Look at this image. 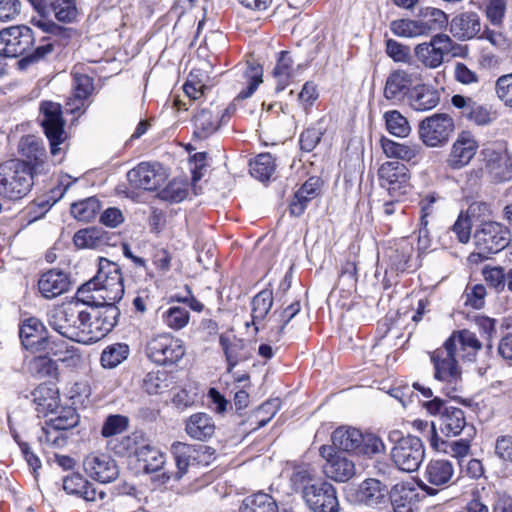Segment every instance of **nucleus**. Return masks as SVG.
<instances>
[{
  "instance_id": "obj_59",
  "label": "nucleus",
  "mask_w": 512,
  "mask_h": 512,
  "mask_svg": "<svg viewBox=\"0 0 512 512\" xmlns=\"http://www.w3.org/2000/svg\"><path fill=\"white\" fill-rule=\"evenodd\" d=\"M127 426V417L122 415H110L102 426L101 434L104 437H111L125 431Z\"/></svg>"
},
{
  "instance_id": "obj_53",
  "label": "nucleus",
  "mask_w": 512,
  "mask_h": 512,
  "mask_svg": "<svg viewBox=\"0 0 512 512\" xmlns=\"http://www.w3.org/2000/svg\"><path fill=\"white\" fill-rule=\"evenodd\" d=\"M73 241L75 246L80 249H96L104 244V238L101 232L95 228L79 230L75 233Z\"/></svg>"
},
{
  "instance_id": "obj_41",
  "label": "nucleus",
  "mask_w": 512,
  "mask_h": 512,
  "mask_svg": "<svg viewBox=\"0 0 512 512\" xmlns=\"http://www.w3.org/2000/svg\"><path fill=\"white\" fill-rule=\"evenodd\" d=\"M93 305L97 307V310L94 311L93 318L96 319L106 336L117 324L120 310L113 302Z\"/></svg>"
},
{
  "instance_id": "obj_15",
  "label": "nucleus",
  "mask_w": 512,
  "mask_h": 512,
  "mask_svg": "<svg viewBox=\"0 0 512 512\" xmlns=\"http://www.w3.org/2000/svg\"><path fill=\"white\" fill-rule=\"evenodd\" d=\"M34 34L25 25L10 26L0 31V56L19 57L34 44Z\"/></svg>"
},
{
  "instance_id": "obj_52",
  "label": "nucleus",
  "mask_w": 512,
  "mask_h": 512,
  "mask_svg": "<svg viewBox=\"0 0 512 512\" xmlns=\"http://www.w3.org/2000/svg\"><path fill=\"white\" fill-rule=\"evenodd\" d=\"M38 438L41 444L54 448L64 447L67 443L66 432L54 427L49 421L41 428Z\"/></svg>"
},
{
  "instance_id": "obj_22",
  "label": "nucleus",
  "mask_w": 512,
  "mask_h": 512,
  "mask_svg": "<svg viewBox=\"0 0 512 512\" xmlns=\"http://www.w3.org/2000/svg\"><path fill=\"white\" fill-rule=\"evenodd\" d=\"M137 439L138 436L135 434L127 436L123 438L122 445L126 450L136 455L137 460L143 464L142 467L147 473L160 470L165 463L163 453L150 444L137 446Z\"/></svg>"
},
{
  "instance_id": "obj_56",
  "label": "nucleus",
  "mask_w": 512,
  "mask_h": 512,
  "mask_svg": "<svg viewBox=\"0 0 512 512\" xmlns=\"http://www.w3.org/2000/svg\"><path fill=\"white\" fill-rule=\"evenodd\" d=\"M29 363V369L39 377H46L55 370V364L50 359L53 353H38Z\"/></svg>"
},
{
  "instance_id": "obj_24",
  "label": "nucleus",
  "mask_w": 512,
  "mask_h": 512,
  "mask_svg": "<svg viewBox=\"0 0 512 512\" xmlns=\"http://www.w3.org/2000/svg\"><path fill=\"white\" fill-rule=\"evenodd\" d=\"M226 114V109L213 104L200 109L193 118L194 136L198 139H206L212 135L218 130Z\"/></svg>"
},
{
  "instance_id": "obj_40",
  "label": "nucleus",
  "mask_w": 512,
  "mask_h": 512,
  "mask_svg": "<svg viewBox=\"0 0 512 512\" xmlns=\"http://www.w3.org/2000/svg\"><path fill=\"white\" fill-rule=\"evenodd\" d=\"M273 305V292L269 289H264L256 294L252 299V321L255 330L260 329V322H262Z\"/></svg>"
},
{
  "instance_id": "obj_18",
  "label": "nucleus",
  "mask_w": 512,
  "mask_h": 512,
  "mask_svg": "<svg viewBox=\"0 0 512 512\" xmlns=\"http://www.w3.org/2000/svg\"><path fill=\"white\" fill-rule=\"evenodd\" d=\"M479 142L470 131H461L450 147L447 165L454 170L466 167L475 157Z\"/></svg>"
},
{
  "instance_id": "obj_32",
  "label": "nucleus",
  "mask_w": 512,
  "mask_h": 512,
  "mask_svg": "<svg viewBox=\"0 0 512 512\" xmlns=\"http://www.w3.org/2000/svg\"><path fill=\"white\" fill-rule=\"evenodd\" d=\"M215 429L213 419L206 413L193 414L185 423L186 433L191 438L199 441H205L211 438L215 433Z\"/></svg>"
},
{
  "instance_id": "obj_58",
  "label": "nucleus",
  "mask_w": 512,
  "mask_h": 512,
  "mask_svg": "<svg viewBox=\"0 0 512 512\" xmlns=\"http://www.w3.org/2000/svg\"><path fill=\"white\" fill-rule=\"evenodd\" d=\"M495 93L505 106L512 108V73L502 75L496 80Z\"/></svg>"
},
{
  "instance_id": "obj_54",
  "label": "nucleus",
  "mask_w": 512,
  "mask_h": 512,
  "mask_svg": "<svg viewBox=\"0 0 512 512\" xmlns=\"http://www.w3.org/2000/svg\"><path fill=\"white\" fill-rule=\"evenodd\" d=\"M53 414H55V417H52L49 422L52 423L54 427L60 428L65 432L74 428L79 422V415L72 407L60 406Z\"/></svg>"
},
{
  "instance_id": "obj_21",
  "label": "nucleus",
  "mask_w": 512,
  "mask_h": 512,
  "mask_svg": "<svg viewBox=\"0 0 512 512\" xmlns=\"http://www.w3.org/2000/svg\"><path fill=\"white\" fill-rule=\"evenodd\" d=\"M130 185L137 189L156 190L166 180V174L158 164L140 163L127 173Z\"/></svg>"
},
{
  "instance_id": "obj_64",
  "label": "nucleus",
  "mask_w": 512,
  "mask_h": 512,
  "mask_svg": "<svg viewBox=\"0 0 512 512\" xmlns=\"http://www.w3.org/2000/svg\"><path fill=\"white\" fill-rule=\"evenodd\" d=\"M483 276L485 281L497 291L504 289L506 274L502 267L485 268Z\"/></svg>"
},
{
  "instance_id": "obj_19",
  "label": "nucleus",
  "mask_w": 512,
  "mask_h": 512,
  "mask_svg": "<svg viewBox=\"0 0 512 512\" xmlns=\"http://www.w3.org/2000/svg\"><path fill=\"white\" fill-rule=\"evenodd\" d=\"M319 453L325 464L323 465L324 474L337 482H345L355 474V464L343 454L336 452L334 447L322 445Z\"/></svg>"
},
{
  "instance_id": "obj_43",
  "label": "nucleus",
  "mask_w": 512,
  "mask_h": 512,
  "mask_svg": "<svg viewBox=\"0 0 512 512\" xmlns=\"http://www.w3.org/2000/svg\"><path fill=\"white\" fill-rule=\"evenodd\" d=\"M387 131L395 137L405 138L411 133V126L405 116L397 110L384 113Z\"/></svg>"
},
{
  "instance_id": "obj_60",
  "label": "nucleus",
  "mask_w": 512,
  "mask_h": 512,
  "mask_svg": "<svg viewBox=\"0 0 512 512\" xmlns=\"http://www.w3.org/2000/svg\"><path fill=\"white\" fill-rule=\"evenodd\" d=\"M413 253V247L407 242L401 243L390 255V260L397 270H405Z\"/></svg>"
},
{
  "instance_id": "obj_50",
  "label": "nucleus",
  "mask_w": 512,
  "mask_h": 512,
  "mask_svg": "<svg viewBox=\"0 0 512 512\" xmlns=\"http://www.w3.org/2000/svg\"><path fill=\"white\" fill-rule=\"evenodd\" d=\"M172 454L174 456L177 466V477L181 478L187 471L190 460L193 457L195 448L187 443L174 442L171 447Z\"/></svg>"
},
{
  "instance_id": "obj_62",
  "label": "nucleus",
  "mask_w": 512,
  "mask_h": 512,
  "mask_svg": "<svg viewBox=\"0 0 512 512\" xmlns=\"http://www.w3.org/2000/svg\"><path fill=\"white\" fill-rule=\"evenodd\" d=\"M386 53L395 62H408L410 59V49L393 39L386 41Z\"/></svg>"
},
{
  "instance_id": "obj_13",
  "label": "nucleus",
  "mask_w": 512,
  "mask_h": 512,
  "mask_svg": "<svg viewBox=\"0 0 512 512\" xmlns=\"http://www.w3.org/2000/svg\"><path fill=\"white\" fill-rule=\"evenodd\" d=\"M478 254L488 258L503 250L510 242L509 231L497 222H485L474 234Z\"/></svg>"
},
{
  "instance_id": "obj_20",
  "label": "nucleus",
  "mask_w": 512,
  "mask_h": 512,
  "mask_svg": "<svg viewBox=\"0 0 512 512\" xmlns=\"http://www.w3.org/2000/svg\"><path fill=\"white\" fill-rule=\"evenodd\" d=\"M303 497L314 512H335L338 506L335 488L328 482L304 487Z\"/></svg>"
},
{
  "instance_id": "obj_27",
  "label": "nucleus",
  "mask_w": 512,
  "mask_h": 512,
  "mask_svg": "<svg viewBox=\"0 0 512 512\" xmlns=\"http://www.w3.org/2000/svg\"><path fill=\"white\" fill-rule=\"evenodd\" d=\"M70 285L67 274L59 270H49L42 274L38 281L40 293L48 299L55 298L66 291Z\"/></svg>"
},
{
  "instance_id": "obj_1",
  "label": "nucleus",
  "mask_w": 512,
  "mask_h": 512,
  "mask_svg": "<svg viewBox=\"0 0 512 512\" xmlns=\"http://www.w3.org/2000/svg\"><path fill=\"white\" fill-rule=\"evenodd\" d=\"M482 348L475 333L463 329L455 331L444 342L443 346L431 353L434 366V379L439 389L450 399H460L463 391L462 370L457 357L472 361Z\"/></svg>"
},
{
  "instance_id": "obj_5",
  "label": "nucleus",
  "mask_w": 512,
  "mask_h": 512,
  "mask_svg": "<svg viewBox=\"0 0 512 512\" xmlns=\"http://www.w3.org/2000/svg\"><path fill=\"white\" fill-rule=\"evenodd\" d=\"M334 448L358 455L372 457L385 451L383 441L375 434L365 433L351 427H339L331 436Z\"/></svg>"
},
{
  "instance_id": "obj_2",
  "label": "nucleus",
  "mask_w": 512,
  "mask_h": 512,
  "mask_svg": "<svg viewBox=\"0 0 512 512\" xmlns=\"http://www.w3.org/2000/svg\"><path fill=\"white\" fill-rule=\"evenodd\" d=\"M22 154L35 165L30 167L26 162L11 159L0 164V195L10 200L23 198L32 187L33 173L36 165L42 162L45 149L35 139L28 137L20 143Z\"/></svg>"
},
{
  "instance_id": "obj_37",
  "label": "nucleus",
  "mask_w": 512,
  "mask_h": 512,
  "mask_svg": "<svg viewBox=\"0 0 512 512\" xmlns=\"http://www.w3.org/2000/svg\"><path fill=\"white\" fill-rule=\"evenodd\" d=\"M440 102L439 92L426 85L414 88L410 96V105L416 111H428L435 108Z\"/></svg>"
},
{
  "instance_id": "obj_39",
  "label": "nucleus",
  "mask_w": 512,
  "mask_h": 512,
  "mask_svg": "<svg viewBox=\"0 0 512 512\" xmlns=\"http://www.w3.org/2000/svg\"><path fill=\"white\" fill-rule=\"evenodd\" d=\"M300 308V302L295 301L285 308L278 316L277 313L274 312L268 320L271 337L278 341L284 328L295 317V315L298 314Z\"/></svg>"
},
{
  "instance_id": "obj_49",
  "label": "nucleus",
  "mask_w": 512,
  "mask_h": 512,
  "mask_svg": "<svg viewBox=\"0 0 512 512\" xmlns=\"http://www.w3.org/2000/svg\"><path fill=\"white\" fill-rule=\"evenodd\" d=\"M390 29L399 37L412 38L426 35L420 19L394 20L390 24Z\"/></svg>"
},
{
  "instance_id": "obj_51",
  "label": "nucleus",
  "mask_w": 512,
  "mask_h": 512,
  "mask_svg": "<svg viewBox=\"0 0 512 512\" xmlns=\"http://www.w3.org/2000/svg\"><path fill=\"white\" fill-rule=\"evenodd\" d=\"M71 214L79 221L89 222L93 220L100 210V202L89 197L82 201L71 204Z\"/></svg>"
},
{
  "instance_id": "obj_16",
  "label": "nucleus",
  "mask_w": 512,
  "mask_h": 512,
  "mask_svg": "<svg viewBox=\"0 0 512 512\" xmlns=\"http://www.w3.org/2000/svg\"><path fill=\"white\" fill-rule=\"evenodd\" d=\"M41 111L43 112L42 126L50 143L51 154L57 156L62 150L60 145L67 138L61 107L57 103L44 102L41 105Z\"/></svg>"
},
{
  "instance_id": "obj_14",
  "label": "nucleus",
  "mask_w": 512,
  "mask_h": 512,
  "mask_svg": "<svg viewBox=\"0 0 512 512\" xmlns=\"http://www.w3.org/2000/svg\"><path fill=\"white\" fill-rule=\"evenodd\" d=\"M455 468L452 462L446 459L430 460L424 470L423 480L418 483L419 488L429 496H435L437 487H448L453 484Z\"/></svg>"
},
{
  "instance_id": "obj_10",
  "label": "nucleus",
  "mask_w": 512,
  "mask_h": 512,
  "mask_svg": "<svg viewBox=\"0 0 512 512\" xmlns=\"http://www.w3.org/2000/svg\"><path fill=\"white\" fill-rule=\"evenodd\" d=\"M423 407L430 415L439 416V429L448 437L459 435L466 426L463 410L454 406H448L439 397L424 402Z\"/></svg>"
},
{
  "instance_id": "obj_7",
  "label": "nucleus",
  "mask_w": 512,
  "mask_h": 512,
  "mask_svg": "<svg viewBox=\"0 0 512 512\" xmlns=\"http://www.w3.org/2000/svg\"><path fill=\"white\" fill-rule=\"evenodd\" d=\"M454 129V120L449 114L435 113L419 122L418 137L425 146L439 148L448 143Z\"/></svg>"
},
{
  "instance_id": "obj_31",
  "label": "nucleus",
  "mask_w": 512,
  "mask_h": 512,
  "mask_svg": "<svg viewBox=\"0 0 512 512\" xmlns=\"http://www.w3.org/2000/svg\"><path fill=\"white\" fill-rule=\"evenodd\" d=\"M63 489L69 494H75L86 501L103 499L105 492L97 491L93 484L89 483L80 474H72L64 478Z\"/></svg>"
},
{
  "instance_id": "obj_12",
  "label": "nucleus",
  "mask_w": 512,
  "mask_h": 512,
  "mask_svg": "<svg viewBox=\"0 0 512 512\" xmlns=\"http://www.w3.org/2000/svg\"><path fill=\"white\" fill-rule=\"evenodd\" d=\"M147 357L158 365H168L178 362L185 354V348L180 339L168 333L151 338L145 349Z\"/></svg>"
},
{
  "instance_id": "obj_26",
  "label": "nucleus",
  "mask_w": 512,
  "mask_h": 512,
  "mask_svg": "<svg viewBox=\"0 0 512 512\" xmlns=\"http://www.w3.org/2000/svg\"><path fill=\"white\" fill-rule=\"evenodd\" d=\"M380 145L383 153L388 158H395L405 162L416 163L423 152L421 145L417 143H398L385 136L380 138Z\"/></svg>"
},
{
  "instance_id": "obj_46",
  "label": "nucleus",
  "mask_w": 512,
  "mask_h": 512,
  "mask_svg": "<svg viewBox=\"0 0 512 512\" xmlns=\"http://www.w3.org/2000/svg\"><path fill=\"white\" fill-rule=\"evenodd\" d=\"M163 323L172 330H181L189 323V311L180 306H170L161 313Z\"/></svg>"
},
{
  "instance_id": "obj_30",
  "label": "nucleus",
  "mask_w": 512,
  "mask_h": 512,
  "mask_svg": "<svg viewBox=\"0 0 512 512\" xmlns=\"http://www.w3.org/2000/svg\"><path fill=\"white\" fill-rule=\"evenodd\" d=\"M413 82L412 74L405 70L398 69L391 72L386 79L383 91L384 97L390 101L400 100L409 90Z\"/></svg>"
},
{
  "instance_id": "obj_33",
  "label": "nucleus",
  "mask_w": 512,
  "mask_h": 512,
  "mask_svg": "<svg viewBox=\"0 0 512 512\" xmlns=\"http://www.w3.org/2000/svg\"><path fill=\"white\" fill-rule=\"evenodd\" d=\"M78 325L76 342L82 344H93L105 337L104 332L99 326L92 314L87 311L85 306L82 308V316L80 317Z\"/></svg>"
},
{
  "instance_id": "obj_28",
  "label": "nucleus",
  "mask_w": 512,
  "mask_h": 512,
  "mask_svg": "<svg viewBox=\"0 0 512 512\" xmlns=\"http://www.w3.org/2000/svg\"><path fill=\"white\" fill-rule=\"evenodd\" d=\"M450 31L460 40L472 39L481 31L480 18L475 12L462 13L452 19Z\"/></svg>"
},
{
  "instance_id": "obj_55",
  "label": "nucleus",
  "mask_w": 512,
  "mask_h": 512,
  "mask_svg": "<svg viewBox=\"0 0 512 512\" xmlns=\"http://www.w3.org/2000/svg\"><path fill=\"white\" fill-rule=\"evenodd\" d=\"M73 94L87 99L94 90L93 78L79 71H73Z\"/></svg>"
},
{
  "instance_id": "obj_9",
  "label": "nucleus",
  "mask_w": 512,
  "mask_h": 512,
  "mask_svg": "<svg viewBox=\"0 0 512 512\" xmlns=\"http://www.w3.org/2000/svg\"><path fill=\"white\" fill-rule=\"evenodd\" d=\"M425 457L424 445L416 436L401 437L391 450L394 465L403 472H415Z\"/></svg>"
},
{
  "instance_id": "obj_8",
  "label": "nucleus",
  "mask_w": 512,
  "mask_h": 512,
  "mask_svg": "<svg viewBox=\"0 0 512 512\" xmlns=\"http://www.w3.org/2000/svg\"><path fill=\"white\" fill-rule=\"evenodd\" d=\"M19 336L23 347L31 353H53V356L61 353L59 346L50 340L46 327L36 317L22 321Z\"/></svg>"
},
{
  "instance_id": "obj_3",
  "label": "nucleus",
  "mask_w": 512,
  "mask_h": 512,
  "mask_svg": "<svg viewBox=\"0 0 512 512\" xmlns=\"http://www.w3.org/2000/svg\"><path fill=\"white\" fill-rule=\"evenodd\" d=\"M124 295L123 277L116 263L101 259L98 273L78 288L77 296L88 304L119 302Z\"/></svg>"
},
{
  "instance_id": "obj_36",
  "label": "nucleus",
  "mask_w": 512,
  "mask_h": 512,
  "mask_svg": "<svg viewBox=\"0 0 512 512\" xmlns=\"http://www.w3.org/2000/svg\"><path fill=\"white\" fill-rule=\"evenodd\" d=\"M416 497L415 489L409 484H397L392 488L391 505L393 512H414Z\"/></svg>"
},
{
  "instance_id": "obj_35",
  "label": "nucleus",
  "mask_w": 512,
  "mask_h": 512,
  "mask_svg": "<svg viewBox=\"0 0 512 512\" xmlns=\"http://www.w3.org/2000/svg\"><path fill=\"white\" fill-rule=\"evenodd\" d=\"M33 401L38 413L44 416L56 412L60 407L58 390L47 385H40L34 390Z\"/></svg>"
},
{
  "instance_id": "obj_63",
  "label": "nucleus",
  "mask_w": 512,
  "mask_h": 512,
  "mask_svg": "<svg viewBox=\"0 0 512 512\" xmlns=\"http://www.w3.org/2000/svg\"><path fill=\"white\" fill-rule=\"evenodd\" d=\"M322 135L323 132L321 128L310 127L306 129L300 135L299 142L301 149L307 152L312 151L320 142Z\"/></svg>"
},
{
  "instance_id": "obj_57",
  "label": "nucleus",
  "mask_w": 512,
  "mask_h": 512,
  "mask_svg": "<svg viewBox=\"0 0 512 512\" xmlns=\"http://www.w3.org/2000/svg\"><path fill=\"white\" fill-rule=\"evenodd\" d=\"M52 6L56 19L61 22H72L77 16L75 0H56Z\"/></svg>"
},
{
  "instance_id": "obj_25",
  "label": "nucleus",
  "mask_w": 512,
  "mask_h": 512,
  "mask_svg": "<svg viewBox=\"0 0 512 512\" xmlns=\"http://www.w3.org/2000/svg\"><path fill=\"white\" fill-rule=\"evenodd\" d=\"M219 345L225 355L228 372H231L240 362L249 359L245 341L232 333L221 334L219 337Z\"/></svg>"
},
{
  "instance_id": "obj_61",
  "label": "nucleus",
  "mask_w": 512,
  "mask_h": 512,
  "mask_svg": "<svg viewBox=\"0 0 512 512\" xmlns=\"http://www.w3.org/2000/svg\"><path fill=\"white\" fill-rule=\"evenodd\" d=\"M471 221L468 214L460 213L452 226V232L461 243H467L471 237Z\"/></svg>"
},
{
  "instance_id": "obj_11",
  "label": "nucleus",
  "mask_w": 512,
  "mask_h": 512,
  "mask_svg": "<svg viewBox=\"0 0 512 512\" xmlns=\"http://www.w3.org/2000/svg\"><path fill=\"white\" fill-rule=\"evenodd\" d=\"M380 186L384 188L391 198L399 201L411 189L408 168L399 162H384L378 169Z\"/></svg>"
},
{
  "instance_id": "obj_48",
  "label": "nucleus",
  "mask_w": 512,
  "mask_h": 512,
  "mask_svg": "<svg viewBox=\"0 0 512 512\" xmlns=\"http://www.w3.org/2000/svg\"><path fill=\"white\" fill-rule=\"evenodd\" d=\"M244 78L246 79L247 87L238 93L237 99H247L256 91L259 84L263 81L262 67L256 63H247Z\"/></svg>"
},
{
  "instance_id": "obj_38",
  "label": "nucleus",
  "mask_w": 512,
  "mask_h": 512,
  "mask_svg": "<svg viewBox=\"0 0 512 512\" xmlns=\"http://www.w3.org/2000/svg\"><path fill=\"white\" fill-rule=\"evenodd\" d=\"M239 512H278V506L272 496L258 492L243 500Z\"/></svg>"
},
{
  "instance_id": "obj_6",
  "label": "nucleus",
  "mask_w": 512,
  "mask_h": 512,
  "mask_svg": "<svg viewBox=\"0 0 512 512\" xmlns=\"http://www.w3.org/2000/svg\"><path fill=\"white\" fill-rule=\"evenodd\" d=\"M85 302L79 296L75 301L55 306L48 312L49 326L63 337L75 341L77 339L78 323L82 316Z\"/></svg>"
},
{
  "instance_id": "obj_4",
  "label": "nucleus",
  "mask_w": 512,
  "mask_h": 512,
  "mask_svg": "<svg viewBox=\"0 0 512 512\" xmlns=\"http://www.w3.org/2000/svg\"><path fill=\"white\" fill-rule=\"evenodd\" d=\"M468 48L452 40L444 33H438L431 37L428 42L415 46L414 54L418 62L428 69L440 67L446 56L463 57L467 54Z\"/></svg>"
},
{
  "instance_id": "obj_17",
  "label": "nucleus",
  "mask_w": 512,
  "mask_h": 512,
  "mask_svg": "<svg viewBox=\"0 0 512 512\" xmlns=\"http://www.w3.org/2000/svg\"><path fill=\"white\" fill-rule=\"evenodd\" d=\"M350 497L355 504L371 509H380L389 501V489L382 481L376 478H367L351 492Z\"/></svg>"
},
{
  "instance_id": "obj_23",
  "label": "nucleus",
  "mask_w": 512,
  "mask_h": 512,
  "mask_svg": "<svg viewBox=\"0 0 512 512\" xmlns=\"http://www.w3.org/2000/svg\"><path fill=\"white\" fill-rule=\"evenodd\" d=\"M86 474L100 483H110L117 479L119 470L116 462L106 454H90L83 461Z\"/></svg>"
},
{
  "instance_id": "obj_44",
  "label": "nucleus",
  "mask_w": 512,
  "mask_h": 512,
  "mask_svg": "<svg viewBox=\"0 0 512 512\" xmlns=\"http://www.w3.org/2000/svg\"><path fill=\"white\" fill-rule=\"evenodd\" d=\"M249 166L251 176L262 182L269 180L275 171V162L270 153L259 154Z\"/></svg>"
},
{
  "instance_id": "obj_29",
  "label": "nucleus",
  "mask_w": 512,
  "mask_h": 512,
  "mask_svg": "<svg viewBox=\"0 0 512 512\" xmlns=\"http://www.w3.org/2000/svg\"><path fill=\"white\" fill-rule=\"evenodd\" d=\"M299 67V65H295L290 52L282 51L279 53L276 65L272 71L276 83V92L283 91L292 82Z\"/></svg>"
},
{
  "instance_id": "obj_34",
  "label": "nucleus",
  "mask_w": 512,
  "mask_h": 512,
  "mask_svg": "<svg viewBox=\"0 0 512 512\" xmlns=\"http://www.w3.org/2000/svg\"><path fill=\"white\" fill-rule=\"evenodd\" d=\"M320 186L321 184L318 178H309L295 193L290 204L291 214L294 216L302 215L307 203L318 195Z\"/></svg>"
},
{
  "instance_id": "obj_47",
  "label": "nucleus",
  "mask_w": 512,
  "mask_h": 512,
  "mask_svg": "<svg viewBox=\"0 0 512 512\" xmlns=\"http://www.w3.org/2000/svg\"><path fill=\"white\" fill-rule=\"evenodd\" d=\"M425 34L441 30L448 23L447 15L440 9L427 7L420 18Z\"/></svg>"
},
{
  "instance_id": "obj_45",
  "label": "nucleus",
  "mask_w": 512,
  "mask_h": 512,
  "mask_svg": "<svg viewBox=\"0 0 512 512\" xmlns=\"http://www.w3.org/2000/svg\"><path fill=\"white\" fill-rule=\"evenodd\" d=\"M130 349L127 344L115 343L106 347L101 354V365L104 368H115L127 359Z\"/></svg>"
},
{
  "instance_id": "obj_42",
  "label": "nucleus",
  "mask_w": 512,
  "mask_h": 512,
  "mask_svg": "<svg viewBox=\"0 0 512 512\" xmlns=\"http://www.w3.org/2000/svg\"><path fill=\"white\" fill-rule=\"evenodd\" d=\"M173 383L171 375L165 371H152L146 374L142 387L150 395H159L170 389Z\"/></svg>"
}]
</instances>
